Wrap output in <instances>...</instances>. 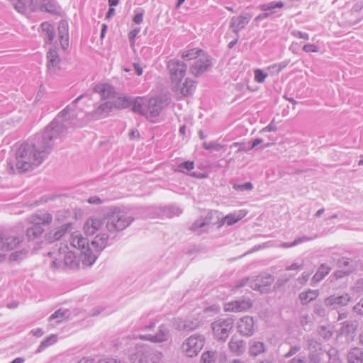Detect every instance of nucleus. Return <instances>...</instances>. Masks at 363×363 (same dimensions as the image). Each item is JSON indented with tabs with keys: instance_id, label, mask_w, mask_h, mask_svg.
Listing matches in <instances>:
<instances>
[{
	"instance_id": "nucleus-1",
	"label": "nucleus",
	"mask_w": 363,
	"mask_h": 363,
	"mask_svg": "<svg viewBox=\"0 0 363 363\" xmlns=\"http://www.w3.org/2000/svg\"><path fill=\"white\" fill-rule=\"evenodd\" d=\"M82 94L72 105L67 106L41 133L36 134L30 142L22 143L16 150L15 160L9 165L13 172L24 173L41 164L52 152L55 140L62 137L67 129L74 125L77 118L76 104L83 98Z\"/></svg>"
},
{
	"instance_id": "nucleus-2",
	"label": "nucleus",
	"mask_w": 363,
	"mask_h": 363,
	"mask_svg": "<svg viewBox=\"0 0 363 363\" xmlns=\"http://www.w3.org/2000/svg\"><path fill=\"white\" fill-rule=\"evenodd\" d=\"M167 67L171 76L172 91L182 96L192 94L196 89V82L186 78L182 82L186 74L187 65L179 60H171L168 62Z\"/></svg>"
},
{
	"instance_id": "nucleus-3",
	"label": "nucleus",
	"mask_w": 363,
	"mask_h": 363,
	"mask_svg": "<svg viewBox=\"0 0 363 363\" xmlns=\"http://www.w3.org/2000/svg\"><path fill=\"white\" fill-rule=\"evenodd\" d=\"M104 220L106 230L111 234H116L128 228L134 218L120 208L111 206L104 212Z\"/></svg>"
},
{
	"instance_id": "nucleus-4",
	"label": "nucleus",
	"mask_w": 363,
	"mask_h": 363,
	"mask_svg": "<svg viewBox=\"0 0 363 363\" xmlns=\"http://www.w3.org/2000/svg\"><path fill=\"white\" fill-rule=\"evenodd\" d=\"M186 61L194 60L190 66V72L195 77L201 75L211 67V57L202 50L191 49L184 52L182 56Z\"/></svg>"
},
{
	"instance_id": "nucleus-5",
	"label": "nucleus",
	"mask_w": 363,
	"mask_h": 363,
	"mask_svg": "<svg viewBox=\"0 0 363 363\" xmlns=\"http://www.w3.org/2000/svg\"><path fill=\"white\" fill-rule=\"evenodd\" d=\"M70 245L81 252V259L83 264L91 266L96 262L97 255L93 253L88 239L84 238L79 232H74L71 235Z\"/></svg>"
},
{
	"instance_id": "nucleus-6",
	"label": "nucleus",
	"mask_w": 363,
	"mask_h": 363,
	"mask_svg": "<svg viewBox=\"0 0 363 363\" xmlns=\"http://www.w3.org/2000/svg\"><path fill=\"white\" fill-rule=\"evenodd\" d=\"M32 226L26 230V237L28 240L38 239L44 232L43 225L50 224L52 220V216L48 213L33 215L30 217Z\"/></svg>"
},
{
	"instance_id": "nucleus-7",
	"label": "nucleus",
	"mask_w": 363,
	"mask_h": 363,
	"mask_svg": "<svg viewBox=\"0 0 363 363\" xmlns=\"http://www.w3.org/2000/svg\"><path fill=\"white\" fill-rule=\"evenodd\" d=\"M162 354L147 347H138L130 355L133 363H160Z\"/></svg>"
},
{
	"instance_id": "nucleus-8",
	"label": "nucleus",
	"mask_w": 363,
	"mask_h": 363,
	"mask_svg": "<svg viewBox=\"0 0 363 363\" xmlns=\"http://www.w3.org/2000/svg\"><path fill=\"white\" fill-rule=\"evenodd\" d=\"M204 343L205 338L203 335L194 334L182 343V350L187 357H194L197 356L203 347Z\"/></svg>"
},
{
	"instance_id": "nucleus-9",
	"label": "nucleus",
	"mask_w": 363,
	"mask_h": 363,
	"mask_svg": "<svg viewBox=\"0 0 363 363\" xmlns=\"http://www.w3.org/2000/svg\"><path fill=\"white\" fill-rule=\"evenodd\" d=\"M233 322L231 318H222L213 322L211 325L216 338L225 341L233 328Z\"/></svg>"
},
{
	"instance_id": "nucleus-10",
	"label": "nucleus",
	"mask_w": 363,
	"mask_h": 363,
	"mask_svg": "<svg viewBox=\"0 0 363 363\" xmlns=\"http://www.w3.org/2000/svg\"><path fill=\"white\" fill-rule=\"evenodd\" d=\"M68 247L65 246L63 249H59V257H53V260L51 264V267L54 269L61 267L62 263L65 266L74 267L77 265V257L72 251L67 252Z\"/></svg>"
},
{
	"instance_id": "nucleus-11",
	"label": "nucleus",
	"mask_w": 363,
	"mask_h": 363,
	"mask_svg": "<svg viewBox=\"0 0 363 363\" xmlns=\"http://www.w3.org/2000/svg\"><path fill=\"white\" fill-rule=\"evenodd\" d=\"M199 325V321L197 318H188L183 319L176 318L173 319V328L179 332L189 333L196 330Z\"/></svg>"
},
{
	"instance_id": "nucleus-12",
	"label": "nucleus",
	"mask_w": 363,
	"mask_h": 363,
	"mask_svg": "<svg viewBox=\"0 0 363 363\" xmlns=\"http://www.w3.org/2000/svg\"><path fill=\"white\" fill-rule=\"evenodd\" d=\"M274 280V279L271 274H266L252 279L248 284L253 290L259 291L261 293H268V287L273 283Z\"/></svg>"
},
{
	"instance_id": "nucleus-13",
	"label": "nucleus",
	"mask_w": 363,
	"mask_h": 363,
	"mask_svg": "<svg viewBox=\"0 0 363 363\" xmlns=\"http://www.w3.org/2000/svg\"><path fill=\"white\" fill-rule=\"evenodd\" d=\"M168 103V99L162 96L147 99L149 118L158 116Z\"/></svg>"
},
{
	"instance_id": "nucleus-14",
	"label": "nucleus",
	"mask_w": 363,
	"mask_h": 363,
	"mask_svg": "<svg viewBox=\"0 0 363 363\" xmlns=\"http://www.w3.org/2000/svg\"><path fill=\"white\" fill-rule=\"evenodd\" d=\"M111 101H107L98 106L93 111L86 113V118L89 121H97L107 117L112 111Z\"/></svg>"
},
{
	"instance_id": "nucleus-15",
	"label": "nucleus",
	"mask_w": 363,
	"mask_h": 363,
	"mask_svg": "<svg viewBox=\"0 0 363 363\" xmlns=\"http://www.w3.org/2000/svg\"><path fill=\"white\" fill-rule=\"evenodd\" d=\"M169 330L167 325L162 324L158 328V331L155 335H140L141 340H149L152 342H163L169 338Z\"/></svg>"
},
{
	"instance_id": "nucleus-16",
	"label": "nucleus",
	"mask_w": 363,
	"mask_h": 363,
	"mask_svg": "<svg viewBox=\"0 0 363 363\" xmlns=\"http://www.w3.org/2000/svg\"><path fill=\"white\" fill-rule=\"evenodd\" d=\"M238 333L246 337H250L255 332V321L252 317L245 315L241 318L238 322Z\"/></svg>"
},
{
	"instance_id": "nucleus-17",
	"label": "nucleus",
	"mask_w": 363,
	"mask_h": 363,
	"mask_svg": "<svg viewBox=\"0 0 363 363\" xmlns=\"http://www.w3.org/2000/svg\"><path fill=\"white\" fill-rule=\"evenodd\" d=\"M23 240V235L4 233L0 249L2 251L12 250L16 248L21 242H22Z\"/></svg>"
},
{
	"instance_id": "nucleus-18",
	"label": "nucleus",
	"mask_w": 363,
	"mask_h": 363,
	"mask_svg": "<svg viewBox=\"0 0 363 363\" xmlns=\"http://www.w3.org/2000/svg\"><path fill=\"white\" fill-rule=\"evenodd\" d=\"M351 301V296L346 293L340 296L331 295L328 296L325 299L324 304L326 306H333L336 308L337 306H347Z\"/></svg>"
},
{
	"instance_id": "nucleus-19",
	"label": "nucleus",
	"mask_w": 363,
	"mask_h": 363,
	"mask_svg": "<svg viewBox=\"0 0 363 363\" xmlns=\"http://www.w3.org/2000/svg\"><path fill=\"white\" fill-rule=\"evenodd\" d=\"M252 306L250 299H240L228 303L225 305V311L233 312L245 311Z\"/></svg>"
},
{
	"instance_id": "nucleus-20",
	"label": "nucleus",
	"mask_w": 363,
	"mask_h": 363,
	"mask_svg": "<svg viewBox=\"0 0 363 363\" xmlns=\"http://www.w3.org/2000/svg\"><path fill=\"white\" fill-rule=\"evenodd\" d=\"M284 7V3L282 1H272L267 4H262L259 6V9L263 11H269V12H264L262 13L259 14L255 18V21H260L264 18H268L271 14L274 13V9H281Z\"/></svg>"
},
{
	"instance_id": "nucleus-21",
	"label": "nucleus",
	"mask_w": 363,
	"mask_h": 363,
	"mask_svg": "<svg viewBox=\"0 0 363 363\" xmlns=\"http://www.w3.org/2000/svg\"><path fill=\"white\" fill-rule=\"evenodd\" d=\"M104 218L99 217H91L84 223V230L87 235H93L100 230L104 223Z\"/></svg>"
},
{
	"instance_id": "nucleus-22",
	"label": "nucleus",
	"mask_w": 363,
	"mask_h": 363,
	"mask_svg": "<svg viewBox=\"0 0 363 363\" xmlns=\"http://www.w3.org/2000/svg\"><path fill=\"white\" fill-rule=\"evenodd\" d=\"M94 91L101 95L102 99L112 101L118 95L114 88L108 84H96Z\"/></svg>"
},
{
	"instance_id": "nucleus-23",
	"label": "nucleus",
	"mask_w": 363,
	"mask_h": 363,
	"mask_svg": "<svg viewBox=\"0 0 363 363\" xmlns=\"http://www.w3.org/2000/svg\"><path fill=\"white\" fill-rule=\"evenodd\" d=\"M251 17L250 13L241 14L238 17L233 16L230 20V25L233 31L238 35V33L249 23Z\"/></svg>"
},
{
	"instance_id": "nucleus-24",
	"label": "nucleus",
	"mask_w": 363,
	"mask_h": 363,
	"mask_svg": "<svg viewBox=\"0 0 363 363\" xmlns=\"http://www.w3.org/2000/svg\"><path fill=\"white\" fill-rule=\"evenodd\" d=\"M72 229V224L67 223L56 228L45 235V239L50 242L60 240Z\"/></svg>"
},
{
	"instance_id": "nucleus-25",
	"label": "nucleus",
	"mask_w": 363,
	"mask_h": 363,
	"mask_svg": "<svg viewBox=\"0 0 363 363\" xmlns=\"http://www.w3.org/2000/svg\"><path fill=\"white\" fill-rule=\"evenodd\" d=\"M47 67L50 72L55 73L60 69L61 59L56 49H50L47 53Z\"/></svg>"
},
{
	"instance_id": "nucleus-26",
	"label": "nucleus",
	"mask_w": 363,
	"mask_h": 363,
	"mask_svg": "<svg viewBox=\"0 0 363 363\" xmlns=\"http://www.w3.org/2000/svg\"><path fill=\"white\" fill-rule=\"evenodd\" d=\"M131 105L133 106L132 109L135 113L149 118L147 99L146 97H136L133 99H132Z\"/></svg>"
},
{
	"instance_id": "nucleus-27",
	"label": "nucleus",
	"mask_w": 363,
	"mask_h": 363,
	"mask_svg": "<svg viewBox=\"0 0 363 363\" xmlns=\"http://www.w3.org/2000/svg\"><path fill=\"white\" fill-rule=\"evenodd\" d=\"M230 350L236 355H241L245 350V342L238 336L233 335L228 343Z\"/></svg>"
},
{
	"instance_id": "nucleus-28",
	"label": "nucleus",
	"mask_w": 363,
	"mask_h": 363,
	"mask_svg": "<svg viewBox=\"0 0 363 363\" xmlns=\"http://www.w3.org/2000/svg\"><path fill=\"white\" fill-rule=\"evenodd\" d=\"M58 35L62 48L65 50L69 46L68 23L66 21H61L58 26Z\"/></svg>"
},
{
	"instance_id": "nucleus-29",
	"label": "nucleus",
	"mask_w": 363,
	"mask_h": 363,
	"mask_svg": "<svg viewBox=\"0 0 363 363\" xmlns=\"http://www.w3.org/2000/svg\"><path fill=\"white\" fill-rule=\"evenodd\" d=\"M108 235L106 233L97 235L91 241V247L94 248L93 253H96L97 257L107 245Z\"/></svg>"
},
{
	"instance_id": "nucleus-30",
	"label": "nucleus",
	"mask_w": 363,
	"mask_h": 363,
	"mask_svg": "<svg viewBox=\"0 0 363 363\" xmlns=\"http://www.w3.org/2000/svg\"><path fill=\"white\" fill-rule=\"evenodd\" d=\"M212 217V212L208 213L205 218H200L195 220L190 227V230L192 231L198 232V234H201L205 231L204 230H202V228L211 223Z\"/></svg>"
},
{
	"instance_id": "nucleus-31",
	"label": "nucleus",
	"mask_w": 363,
	"mask_h": 363,
	"mask_svg": "<svg viewBox=\"0 0 363 363\" xmlns=\"http://www.w3.org/2000/svg\"><path fill=\"white\" fill-rule=\"evenodd\" d=\"M266 351V346L263 342L251 340L249 342V354L250 356L257 357Z\"/></svg>"
},
{
	"instance_id": "nucleus-32",
	"label": "nucleus",
	"mask_w": 363,
	"mask_h": 363,
	"mask_svg": "<svg viewBox=\"0 0 363 363\" xmlns=\"http://www.w3.org/2000/svg\"><path fill=\"white\" fill-rule=\"evenodd\" d=\"M331 268L325 264H322L318 269L316 273L311 279V284H315L323 280L330 272Z\"/></svg>"
},
{
	"instance_id": "nucleus-33",
	"label": "nucleus",
	"mask_w": 363,
	"mask_h": 363,
	"mask_svg": "<svg viewBox=\"0 0 363 363\" xmlns=\"http://www.w3.org/2000/svg\"><path fill=\"white\" fill-rule=\"evenodd\" d=\"M132 99L130 97H120L116 95V98L111 101V110L121 109L128 107L131 105Z\"/></svg>"
},
{
	"instance_id": "nucleus-34",
	"label": "nucleus",
	"mask_w": 363,
	"mask_h": 363,
	"mask_svg": "<svg viewBox=\"0 0 363 363\" xmlns=\"http://www.w3.org/2000/svg\"><path fill=\"white\" fill-rule=\"evenodd\" d=\"M339 268L345 270V274H351L354 270L353 261L347 257H342L337 262Z\"/></svg>"
},
{
	"instance_id": "nucleus-35",
	"label": "nucleus",
	"mask_w": 363,
	"mask_h": 363,
	"mask_svg": "<svg viewBox=\"0 0 363 363\" xmlns=\"http://www.w3.org/2000/svg\"><path fill=\"white\" fill-rule=\"evenodd\" d=\"M42 30L44 33V39L46 43H51L55 38L54 27L48 22L41 24Z\"/></svg>"
},
{
	"instance_id": "nucleus-36",
	"label": "nucleus",
	"mask_w": 363,
	"mask_h": 363,
	"mask_svg": "<svg viewBox=\"0 0 363 363\" xmlns=\"http://www.w3.org/2000/svg\"><path fill=\"white\" fill-rule=\"evenodd\" d=\"M319 294L318 291L308 289L306 291L301 292L299 294V298L303 305H306L308 303L315 300Z\"/></svg>"
},
{
	"instance_id": "nucleus-37",
	"label": "nucleus",
	"mask_w": 363,
	"mask_h": 363,
	"mask_svg": "<svg viewBox=\"0 0 363 363\" xmlns=\"http://www.w3.org/2000/svg\"><path fill=\"white\" fill-rule=\"evenodd\" d=\"M43 11L60 14L61 13V8L55 0H45Z\"/></svg>"
},
{
	"instance_id": "nucleus-38",
	"label": "nucleus",
	"mask_w": 363,
	"mask_h": 363,
	"mask_svg": "<svg viewBox=\"0 0 363 363\" xmlns=\"http://www.w3.org/2000/svg\"><path fill=\"white\" fill-rule=\"evenodd\" d=\"M348 363H363V351L359 348L352 349L348 354Z\"/></svg>"
},
{
	"instance_id": "nucleus-39",
	"label": "nucleus",
	"mask_w": 363,
	"mask_h": 363,
	"mask_svg": "<svg viewBox=\"0 0 363 363\" xmlns=\"http://www.w3.org/2000/svg\"><path fill=\"white\" fill-rule=\"evenodd\" d=\"M245 214L246 213L243 211L230 213L224 218V222L226 223L228 225H232L238 221L240 220L245 216Z\"/></svg>"
},
{
	"instance_id": "nucleus-40",
	"label": "nucleus",
	"mask_w": 363,
	"mask_h": 363,
	"mask_svg": "<svg viewBox=\"0 0 363 363\" xmlns=\"http://www.w3.org/2000/svg\"><path fill=\"white\" fill-rule=\"evenodd\" d=\"M316 238H317V235H314V237H308V236L304 235V236H302V237L295 239L294 240V242H282L280 245V246L283 248H289V247H291L298 245L303 242L311 241Z\"/></svg>"
},
{
	"instance_id": "nucleus-41",
	"label": "nucleus",
	"mask_w": 363,
	"mask_h": 363,
	"mask_svg": "<svg viewBox=\"0 0 363 363\" xmlns=\"http://www.w3.org/2000/svg\"><path fill=\"white\" fill-rule=\"evenodd\" d=\"M15 10L22 14L26 13L28 8V4L26 0H9Z\"/></svg>"
},
{
	"instance_id": "nucleus-42",
	"label": "nucleus",
	"mask_w": 363,
	"mask_h": 363,
	"mask_svg": "<svg viewBox=\"0 0 363 363\" xmlns=\"http://www.w3.org/2000/svg\"><path fill=\"white\" fill-rule=\"evenodd\" d=\"M69 314L70 313L68 310H62V308H60L50 316L49 320L52 321L55 319H57L56 323H59L62 322L63 318H68Z\"/></svg>"
},
{
	"instance_id": "nucleus-43",
	"label": "nucleus",
	"mask_w": 363,
	"mask_h": 363,
	"mask_svg": "<svg viewBox=\"0 0 363 363\" xmlns=\"http://www.w3.org/2000/svg\"><path fill=\"white\" fill-rule=\"evenodd\" d=\"M357 328V323L356 321H345L342 323V330L346 335H353Z\"/></svg>"
},
{
	"instance_id": "nucleus-44",
	"label": "nucleus",
	"mask_w": 363,
	"mask_h": 363,
	"mask_svg": "<svg viewBox=\"0 0 363 363\" xmlns=\"http://www.w3.org/2000/svg\"><path fill=\"white\" fill-rule=\"evenodd\" d=\"M217 359L216 351H206L201 355V363H215Z\"/></svg>"
},
{
	"instance_id": "nucleus-45",
	"label": "nucleus",
	"mask_w": 363,
	"mask_h": 363,
	"mask_svg": "<svg viewBox=\"0 0 363 363\" xmlns=\"http://www.w3.org/2000/svg\"><path fill=\"white\" fill-rule=\"evenodd\" d=\"M57 341V335H50V336L47 337L44 340H43L40 345L38 346V348L37 350V352H40L43 351L45 347L53 345Z\"/></svg>"
},
{
	"instance_id": "nucleus-46",
	"label": "nucleus",
	"mask_w": 363,
	"mask_h": 363,
	"mask_svg": "<svg viewBox=\"0 0 363 363\" xmlns=\"http://www.w3.org/2000/svg\"><path fill=\"white\" fill-rule=\"evenodd\" d=\"M194 168V162L192 161H186L179 164L177 169L174 170L176 172L187 173L188 172L192 170Z\"/></svg>"
},
{
	"instance_id": "nucleus-47",
	"label": "nucleus",
	"mask_w": 363,
	"mask_h": 363,
	"mask_svg": "<svg viewBox=\"0 0 363 363\" xmlns=\"http://www.w3.org/2000/svg\"><path fill=\"white\" fill-rule=\"evenodd\" d=\"M318 333L325 340H329L333 335V331L329 325H320L317 328Z\"/></svg>"
},
{
	"instance_id": "nucleus-48",
	"label": "nucleus",
	"mask_w": 363,
	"mask_h": 363,
	"mask_svg": "<svg viewBox=\"0 0 363 363\" xmlns=\"http://www.w3.org/2000/svg\"><path fill=\"white\" fill-rule=\"evenodd\" d=\"M45 0H30L28 8L32 11H43Z\"/></svg>"
},
{
	"instance_id": "nucleus-49",
	"label": "nucleus",
	"mask_w": 363,
	"mask_h": 363,
	"mask_svg": "<svg viewBox=\"0 0 363 363\" xmlns=\"http://www.w3.org/2000/svg\"><path fill=\"white\" fill-rule=\"evenodd\" d=\"M27 253L26 250L12 252L9 256V259L11 261H21L26 257Z\"/></svg>"
},
{
	"instance_id": "nucleus-50",
	"label": "nucleus",
	"mask_w": 363,
	"mask_h": 363,
	"mask_svg": "<svg viewBox=\"0 0 363 363\" xmlns=\"http://www.w3.org/2000/svg\"><path fill=\"white\" fill-rule=\"evenodd\" d=\"M182 213V210L177 206H169L167 208L166 214L168 217L178 216Z\"/></svg>"
},
{
	"instance_id": "nucleus-51",
	"label": "nucleus",
	"mask_w": 363,
	"mask_h": 363,
	"mask_svg": "<svg viewBox=\"0 0 363 363\" xmlns=\"http://www.w3.org/2000/svg\"><path fill=\"white\" fill-rule=\"evenodd\" d=\"M233 189L237 191H251L253 189V185L251 182H246L243 184H234Z\"/></svg>"
},
{
	"instance_id": "nucleus-52",
	"label": "nucleus",
	"mask_w": 363,
	"mask_h": 363,
	"mask_svg": "<svg viewBox=\"0 0 363 363\" xmlns=\"http://www.w3.org/2000/svg\"><path fill=\"white\" fill-rule=\"evenodd\" d=\"M315 314L319 317H325L326 315V310L322 303H315L313 308Z\"/></svg>"
},
{
	"instance_id": "nucleus-53",
	"label": "nucleus",
	"mask_w": 363,
	"mask_h": 363,
	"mask_svg": "<svg viewBox=\"0 0 363 363\" xmlns=\"http://www.w3.org/2000/svg\"><path fill=\"white\" fill-rule=\"evenodd\" d=\"M267 77V74H265L262 69H257L255 70V79L257 82H264Z\"/></svg>"
},
{
	"instance_id": "nucleus-54",
	"label": "nucleus",
	"mask_w": 363,
	"mask_h": 363,
	"mask_svg": "<svg viewBox=\"0 0 363 363\" xmlns=\"http://www.w3.org/2000/svg\"><path fill=\"white\" fill-rule=\"evenodd\" d=\"M203 147L206 150H214L219 151L222 149L223 146L218 143L204 142L203 143Z\"/></svg>"
},
{
	"instance_id": "nucleus-55",
	"label": "nucleus",
	"mask_w": 363,
	"mask_h": 363,
	"mask_svg": "<svg viewBox=\"0 0 363 363\" xmlns=\"http://www.w3.org/2000/svg\"><path fill=\"white\" fill-rule=\"evenodd\" d=\"M310 276L311 273L309 272L302 273L301 276L297 279L298 283L301 286L305 285L308 281Z\"/></svg>"
},
{
	"instance_id": "nucleus-56",
	"label": "nucleus",
	"mask_w": 363,
	"mask_h": 363,
	"mask_svg": "<svg viewBox=\"0 0 363 363\" xmlns=\"http://www.w3.org/2000/svg\"><path fill=\"white\" fill-rule=\"evenodd\" d=\"M140 28H135L133 30L130 31V33H128V38H129L130 43L132 45L134 44L135 39L136 36L138 35V33H140Z\"/></svg>"
},
{
	"instance_id": "nucleus-57",
	"label": "nucleus",
	"mask_w": 363,
	"mask_h": 363,
	"mask_svg": "<svg viewBox=\"0 0 363 363\" xmlns=\"http://www.w3.org/2000/svg\"><path fill=\"white\" fill-rule=\"evenodd\" d=\"M289 279L288 277H281L277 279L276 283L274 284V288L275 289H279V288L284 286L288 281Z\"/></svg>"
},
{
	"instance_id": "nucleus-58",
	"label": "nucleus",
	"mask_w": 363,
	"mask_h": 363,
	"mask_svg": "<svg viewBox=\"0 0 363 363\" xmlns=\"http://www.w3.org/2000/svg\"><path fill=\"white\" fill-rule=\"evenodd\" d=\"M303 50L306 52H318V48L313 44H307L303 47Z\"/></svg>"
},
{
	"instance_id": "nucleus-59",
	"label": "nucleus",
	"mask_w": 363,
	"mask_h": 363,
	"mask_svg": "<svg viewBox=\"0 0 363 363\" xmlns=\"http://www.w3.org/2000/svg\"><path fill=\"white\" fill-rule=\"evenodd\" d=\"M292 35L298 38H302L304 40H308L309 39V35L306 33H303L299 30H294L292 32Z\"/></svg>"
},
{
	"instance_id": "nucleus-60",
	"label": "nucleus",
	"mask_w": 363,
	"mask_h": 363,
	"mask_svg": "<svg viewBox=\"0 0 363 363\" xmlns=\"http://www.w3.org/2000/svg\"><path fill=\"white\" fill-rule=\"evenodd\" d=\"M300 350H301L300 346L295 345V346L291 347L289 351L284 355V357L286 358H289V357L293 356L294 354H296Z\"/></svg>"
},
{
	"instance_id": "nucleus-61",
	"label": "nucleus",
	"mask_w": 363,
	"mask_h": 363,
	"mask_svg": "<svg viewBox=\"0 0 363 363\" xmlns=\"http://www.w3.org/2000/svg\"><path fill=\"white\" fill-rule=\"evenodd\" d=\"M133 21L136 24H140L143 21V12L137 13L134 16Z\"/></svg>"
},
{
	"instance_id": "nucleus-62",
	"label": "nucleus",
	"mask_w": 363,
	"mask_h": 363,
	"mask_svg": "<svg viewBox=\"0 0 363 363\" xmlns=\"http://www.w3.org/2000/svg\"><path fill=\"white\" fill-rule=\"evenodd\" d=\"M353 311L357 314L363 315V305H362V303L359 301L357 304H356L353 307Z\"/></svg>"
},
{
	"instance_id": "nucleus-63",
	"label": "nucleus",
	"mask_w": 363,
	"mask_h": 363,
	"mask_svg": "<svg viewBox=\"0 0 363 363\" xmlns=\"http://www.w3.org/2000/svg\"><path fill=\"white\" fill-rule=\"evenodd\" d=\"M88 202L89 203H91V204L97 205V204L101 203L102 201H101V199L99 196H91V197L89 198Z\"/></svg>"
},
{
	"instance_id": "nucleus-64",
	"label": "nucleus",
	"mask_w": 363,
	"mask_h": 363,
	"mask_svg": "<svg viewBox=\"0 0 363 363\" xmlns=\"http://www.w3.org/2000/svg\"><path fill=\"white\" fill-rule=\"evenodd\" d=\"M289 363H311L309 362H308L306 359H305L304 358H297V357H294L293 359H291Z\"/></svg>"
}]
</instances>
